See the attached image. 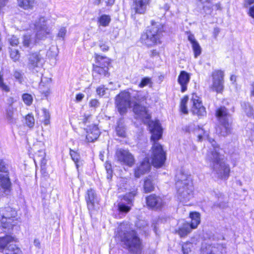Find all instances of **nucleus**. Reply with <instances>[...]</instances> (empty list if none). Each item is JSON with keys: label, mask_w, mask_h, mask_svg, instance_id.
Returning <instances> with one entry per match:
<instances>
[{"label": "nucleus", "mask_w": 254, "mask_h": 254, "mask_svg": "<svg viewBox=\"0 0 254 254\" xmlns=\"http://www.w3.org/2000/svg\"><path fill=\"white\" fill-rule=\"evenodd\" d=\"M151 118L150 114H147L145 117V119L148 121L146 124L151 134V163L154 167L159 168L165 165L167 156L163 145L158 142V140L162 137L163 128L158 120H151Z\"/></svg>", "instance_id": "1"}, {"label": "nucleus", "mask_w": 254, "mask_h": 254, "mask_svg": "<svg viewBox=\"0 0 254 254\" xmlns=\"http://www.w3.org/2000/svg\"><path fill=\"white\" fill-rule=\"evenodd\" d=\"M165 32L163 24H157L154 20L151 21V25L148 26L141 34L139 42L147 48L160 45Z\"/></svg>", "instance_id": "2"}, {"label": "nucleus", "mask_w": 254, "mask_h": 254, "mask_svg": "<svg viewBox=\"0 0 254 254\" xmlns=\"http://www.w3.org/2000/svg\"><path fill=\"white\" fill-rule=\"evenodd\" d=\"M115 237L119 238L131 254H141L143 249L142 241L135 230L129 229L125 232L118 231Z\"/></svg>", "instance_id": "3"}, {"label": "nucleus", "mask_w": 254, "mask_h": 254, "mask_svg": "<svg viewBox=\"0 0 254 254\" xmlns=\"http://www.w3.org/2000/svg\"><path fill=\"white\" fill-rule=\"evenodd\" d=\"M209 142L213 147V150L210 152V155L212 156L211 161L214 165L219 166V177L221 179L227 180L229 177L231 172L230 166L221 157L218 152L220 149L219 145L213 138H210Z\"/></svg>", "instance_id": "4"}, {"label": "nucleus", "mask_w": 254, "mask_h": 254, "mask_svg": "<svg viewBox=\"0 0 254 254\" xmlns=\"http://www.w3.org/2000/svg\"><path fill=\"white\" fill-rule=\"evenodd\" d=\"M2 216L1 223L2 228H7V232L12 229L13 226H16L18 223V220L15 219L17 215L16 211L10 207H7L2 209L0 211Z\"/></svg>", "instance_id": "5"}, {"label": "nucleus", "mask_w": 254, "mask_h": 254, "mask_svg": "<svg viewBox=\"0 0 254 254\" xmlns=\"http://www.w3.org/2000/svg\"><path fill=\"white\" fill-rule=\"evenodd\" d=\"M116 107L119 113L123 115L127 112V109L131 107L130 93L127 90L121 91L115 99Z\"/></svg>", "instance_id": "6"}, {"label": "nucleus", "mask_w": 254, "mask_h": 254, "mask_svg": "<svg viewBox=\"0 0 254 254\" xmlns=\"http://www.w3.org/2000/svg\"><path fill=\"white\" fill-rule=\"evenodd\" d=\"M191 95L190 111L192 115L197 116L199 119L205 117L207 115L206 109L203 105L201 98L195 92H193Z\"/></svg>", "instance_id": "7"}, {"label": "nucleus", "mask_w": 254, "mask_h": 254, "mask_svg": "<svg viewBox=\"0 0 254 254\" xmlns=\"http://www.w3.org/2000/svg\"><path fill=\"white\" fill-rule=\"evenodd\" d=\"M145 203L149 209L160 211L162 210L166 202L163 197L156 193H151L145 196Z\"/></svg>", "instance_id": "8"}, {"label": "nucleus", "mask_w": 254, "mask_h": 254, "mask_svg": "<svg viewBox=\"0 0 254 254\" xmlns=\"http://www.w3.org/2000/svg\"><path fill=\"white\" fill-rule=\"evenodd\" d=\"M99 198L95 190L92 189L88 190L85 196L87 208L91 214H94L100 208Z\"/></svg>", "instance_id": "9"}, {"label": "nucleus", "mask_w": 254, "mask_h": 254, "mask_svg": "<svg viewBox=\"0 0 254 254\" xmlns=\"http://www.w3.org/2000/svg\"><path fill=\"white\" fill-rule=\"evenodd\" d=\"M212 84L211 88L217 93H222L224 90V72L221 69H215L211 73Z\"/></svg>", "instance_id": "10"}, {"label": "nucleus", "mask_w": 254, "mask_h": 254, "mask_svg": "<svg viewBox=\"0 0 254 254\" xmlns=\"http://www.w3.org/2000/svg\"><path fill=\"white\" fill-rule=\"evenodd\" d=\"M151 0H132L130 6L131 14L143 15L146 13Z\"/></svg>", "instance_id": "11"}, {"label": "nucleus", "mask_w": 254, "mask_h": 254, "mask_svg": "<svg viewBox=\"0 0 254 254\" xmlns=\"http://www.w3.org/2000/svg\"><path fill=\"white\" fill-rule=\"evenodd\" d=\"M215 116L227 132L230 131L229 118L231 117L229 110L224 106H220L216 109Z\"/></svg>", "instance_id": "12"}, {"label": "nucleus", "mask_w": 254, "mask_h": 254, "mask_svg": "<svg viewBox=\"0 0 254 254\" xmlns=\"http://www.w3.org/2000/svg\"><path fill=\"white\" fill-rule=\"evenodd\" d=\"M43 62L42 54L40 52L33 53L29 55L27 66L30 70L38 72L42 67Z\"/></svg>", "instance_id": "13"}, {"label": "nucleus", "mask_w": 254, "mask_h": 254, "mask_svg": "<svg viewBox=\"0 0 254 254\" xmlns=\"http://www.w3.org/2000/svg\"><path fill=\"white\" fill-rule=\"evenodd\" d=\"M0 182L2 188L5 190H9L11 183L9 178L8 166L1 159H0Z\"/></svg>", "instance_id": "14"}, {"label": "nucleus", "mask_w": 254, "mask_h": 254, "mask_svg": "<svg viewBox=\"0 0 254 254\" xmlns=\"http://www.w3.org/2000/svg\"><path fill=\"white\" fill-rule=\"evenodd\" d=\"M115 157L120 162L128 167H132L134 164V157L128 150L118 149L116 151Z\"/></svg>", "instance_id": "15"}, {"label": "nucleus", "mask_w": 254, "mask_h": 254, "mask_svg": "<svg viewBox=\"0 0 254 254\" xmlns=\"http://www.w3.org/2000/svg\"><path fill=\"white\" fill-rule=\"evenodd\" d=\"M96 59L100 65L94 66L93 70L94 72L98 73L100 75L109 76L110 75V73L108 72V66L110 64L109 59L97 54L96 55Z\"/></svg>", "instance_id": "16"}, {"label": "nucleus", "mask_w": 254, "mask_h": 254, "mask_svg": "<svg viewBox=\"0 0 254 254\" xmlns=\"http://www.w3.org/2000/svg\"><path fill=\"white\" fill-rule=\"evenodd\" d=\"M200 254H226V252L219 244H205L201 246Z\"/></svg>", "instance_id": "17"}, {"label": "nucleus", "mask_w": 254, "mask_h": 254, "mask_svg": "<svg viewBox=\"0 0 254 254\" xmlns=\"http://www.w3.org/2000/svg\"><path fill=\"white\" fill-rule=\"evenodd\" d=\"M178 194L185 201L190 200L193 196V186L189 184H183L177 188Z\"/></svg>", "instance_id": "18"}, {"label": "nucleus", "mask_w": 254, "mask_h": 254, "mask_svg": "<svg viewBox=\"0 0 254 254\" xmlns=\"http://www.w3.org/2000/svg\"><path fill=\"white\" fill-rule=\"evenodd\" d=\"M151 168V165L149 158L146 157L142 160L139 166L134 169V177L136 178H139L141 176L149 173Z\"/></svg>", "instance_id": "19"}, {"label": "nucleus", "mask_w": 254, "mask_h": 254, "mask_svg": "<svg viewBox=\"0 0 254 254\" xmlns=\"http://www.w3.org/2000/svg\"><path fill=\"white\" fill-rule=\"evenodd\" d=\"M190 75L185 70H181L178 76L177 81L180 85V91L182 93L188 90V85L190 81Z\"/></svg>", "instance_id": "20"}, {"label": "nucleus", "mask_w": 254, "mask_h": 254, "mask_svg": "<svg viewBox=\"0 0 254 254\" xmlns=\"http://www.w3.org/2000/svg\"><path fill=\"white\" fill-rule=\"evenodd\" d=\"M133 204L129 201L125 200L120 195L117 202V210L121 214H126L131 209Z\"/></svg>", "instance_id": "21"}, {"label": "nucleus", "mask_w": 254, "mask_h": 254, "mask_svg": "<svg viewBox=\"0 0 254 254\" xmlns=\"http://www.w3.org/2000/svg\"><path fill=\"white\" fill-rule=\"evenodd\" d=\"M189 217L190 219V221L189 222V225L193 229H196L201 222L200 213L197 211H190Z\"/></svg>", "instance_id": "22"}, {"label": "nucleus", "mask_w": 254, "mask_h": 254, "mask_svg": "<svg viewBox=\"0 0 254 254\" xmlns=\"http://www.w3.org/2000/svg\"><path fill=\"white\" fill-rule=\"evenodd\" d=\"M192 230L193 229L189 225V222L185 221L175 230V233L177 234L180 238H185L191 233Z\"/></svg>", "instance_id": "23"}, {"label": "nucleus", "mask_w": 254, "mask_h": 254, "mask_svg": "<svg viewBox=\"0 0 254 254\" xmlns=\"http://www.w3.org/2000/svg\"><path fill=\"white\" fill-rule=\"evenodd\" d=\"M188 39L191 44V47L194 53V58H197L201 53V48L198 42L195 39L193 34L189 32Z\"/></svg>", "instance_id": "24"}, {"label": "nucleus", "mask_w": 254, "mask_h": 254, "mask_svg": "<svg viewBox=\"0 0 254 254\" xmlns=\"http://www.w3.org/2000/svg\"><path fill=\"white\" fill-rule=\"evenodd\" d=\"M100 131L96 125L90 126L87 131L86 140L91 142L96 140L99 137Z\"/></svg>", "instance_id": "25"}, {"label": "nucleus", "mask_w": 254, "mask_h": 254, "mask_svg": "<svg viewBox=\"0 0 254 254\" xmlns=\"http://www.w3.org/2000/svg\"><path fill=\"white\" fill-rule=\"evenodd\" d=\"M143 190L145 193L151 192L155 190V184L152 176H149L144 179Z\"/></svg>", "instance_id": "26"}, {"label": "nucleus", "mask_w": 254, "mask_h": 254, "mask_svg": "<svg viewBox=\"0 0 254 254\" xmlns=\"http://www.w3.org/2000/svg\"><path fill=\"white\" fill-rule=\"evenodd\" d=\"M37 41L34 35L29 33L25 34L22 38V44L26 48H32Z\"/></svg>", "instance_id": "27"}, {"label": "nucleus", "mask_w": 254, "mask_h": 254, "mask_svg": "<svg viewBox=\"0 0 254 254\" xmlns=\"http://www.w3.org/2000/svg\"><path fill=\"white\" fill-rule=\"evenodd\" d=\"M189 100L188 95H184L180 100L179 111L182 115H188L189 111L188 107V103Z\"/></svg>", "instance_id": "28"}, {"label": "nucleus", "mask_w": 254, "mask_h": 254, "mask_svg": "<svg viewBox=\"0 0 254 254\" xmlns=\"http://www.w3.org/2000/svg\"><path fill=\"white\" fill-rule=\"evenodd\" d=\"M14 241V238L10 235L0 237V251L7 249L9 245H13Z\"/></svg>", "instance_id": "29"}, {"label": "nucleus", "mask_w": 254, "mask_h": 254, "mask_svg": "<svg viewBox=\"0 0 254 254\" xmlns=\"http://www.w3.org/2000/svg\"><path fill=\"white\" fill-rule=\"evenodd\" d=\"M36 34L35 36L37 41L38 40H44L47 37V35L50 34L51 29L49 27L41 28L40 29H35Z\"/></svg>", "instance_id": "30"}, {"label": "nucleus", "mask_w": 254, "mask_h": 254, "mask_svg": "<svg viewBox=\"0 0 254 254\" xmlns=\"http://www.w3.org/2000/svg\"><path fill=\"white\" fill-rule=\"evenodd\" d=\"M137 194L138 190L137 188H135L133 189L132 190L126 193L125 194L121 195V196L125 200L129 201V202H131L133 204L134 197L137 195Z\"/></svg>", "instance_id": "31"}, {"label": "nucleus", "mask_w": 254, "mask_h": 254, "mask_svg": "<svg viewBox=\"0 0 254 254\" xmlns=\"http://www.w3.org/2000/svg\"><path fill=\"white\" fill-rule=\"evenodd\" d=\"M6 119L9 123L15 124L16 123V119L13 116V108L9 105L6 110Z\"/></svg>", "instance_id": "32"}, {"label": "nucleus", "mask_w": 254, "mask_h": 254, "mask_svg": "<svg viewBox=\"0 0 254 254\" xmlns=\"http://www.w3.org/2000/svg\"><path fill=\"white\" fill-rule=\"evenodd\" d=\"M35 29H40L48 27L46 24V19L44 17L40 16L35 22Z\"/></svg>", "instance_id": "33"}, {"label": "nucleus", "mask_w": 254, "mask_h": 254, "mask_svg": "<svg viewBox=\"0 0 254 254\" xmlns=\"http://www.w3.org/2000/svg\"><path fill=\"white\" fill-rule=\"evenodd\" d=\"M18 5L24 9L31 8L34 5V0H17Z\"/></svg>", "instance_id": "34"}, {"label": "nucleus", "mask_w": 254, "mask_h": 254, "mask_svg": "<svg viewBox=\"0 0 254 254\" xmlns=\"http://www.w3.org/2000/svg\"><path fill=\"white\" fill-rule=\"evenodd\" d=\"M5 254H22V252L15 245H9L5 250Z\"/></svg>", "instance_id": "35"}, {"label": "nucleus", "mask_w": 254, "mask_h": 254, "mask_svg": "<svg viewBox=\"0 0 254 254\" xmlns=\"http://www.w3.org/2000/svg\"><path fill=\"white\" fill-rule=\"evenodd\" d=\"M70 155L73 161L75 162L76 168L78 169L79 167L82 165L81 162L79 161V155L78 154L71 149L70 150Z\"/></svg>", "instance_id": "36"}, {"label": "nucleus", "mask_w": 254, "mask_h": 254, "mask_svg": "<svg viewBox=\"0 0 254 254\" xmlns=\"http://www.w3.org/2000/svg\"><path fill=\"white\" fill-rule=\"evenodd\" d=\"M191 243L189 241H187L182 245L181 252L180 254H189L191 252L190 245Z\"/></svg>", "instance_id": "37"}, {"label": "nucleus", "mask_w": 254, "mask_h": 254, "mask_svg": "<svg viewBox=\"0 0 254 254\" xmlns=\"http://www.w3.org/2000/svg\"><path fill=\"white\" fill-rule=\"evenodd\" d=\"M152 84V82L151 78L149 77H144L142 78L138 85V86L139 88H143L144 87L149 85L151 86Z\"/></svg>", "instance_id": "38"}, {"label": "nucleus", "mask_w": 254, "mask_h": 254, "mask_svg": "<svg viewBox=\"0 0 254 254\" xmlns=\"http://www.w3.org/2000/svg\"><path fill=\"white\" fill-rule=\"evenodd\" d=\"M25 124L30 128H32L35 125V119L32 114H28L25 117Z\"/></svg>", "instance_id": "39"}, {"label": "nucleus", "mask_w": 254, "mask_h": 254, "mask_svg": "<svg viewBox=\"0 0 254 254\" xmlns=\"http://www.w3.org/2000/svg\"><path fill=\"white\" fill-rule=\"evenodd\" d=\"M39 89L41 93L44 94L45 96H47L49 95L50 90L49 87L48 85L45 86L42 79L39 84Z\"/></svg>", "instance_id": "40"}, {"label": "nucleus", "mask_w": 254, "mask_h": 254, "mask_svg": "<svg viewBox=\"0 0 254 254\" xmlns=\"http://www.w3.org/2000/svg\"><path fill=\"white\" fill-rule=\"evenodd\" d=\"M10 57L14 62L17 61L20 57L18 50L16 49H11L10 51Z\"/></svg>", "instance_id": "41"}, {"label": "nucleus", "mask_w": 254, "mask_h": 254, "mask_svg": "<svg viewBox=\"0 0 254 254\" xmlns=\"http://www.w3.org/2000/svg\"><path fill=\"white\" fill-rule=\"evenodd\" d=\"M105 167L107 173L106 178L108 181V183H110V178L111 177V163L109 161H106L105 165Z\"/></svg>", "instance_id": "42"}, {"label": "nucleus", "mask_w": 254, "mask_h": 254, "mask_svg": "<svg viewBox=\"0 0 254 254\" xmlns=\"http://www.w3.org/2000/svg\"><path fill=\"white\" fill-rule=\"evenodd\" d=\"M116 132L119 136L122 137H126V132L124 127L118 125L116 128Z\"/></svg>", "instance_id": "43"}, {"label": "nucleus", "mask_w": 254, "mask_h": 254, "mask_svg": "<svg viewBox=\"0 0 254 254\" xmlns=\"http://www.w3.org/2000/svg\"><path fill=\"white\" fill-rule=\"evenodd\" d=\"M0 89L2 91L8 92L10 91V88L3 82V74L0 72Z\"/></svg>", "instance_id": "44"}, {"label": "nucleus", "mask_w": 254, "mask_h": 254, "mask_svg": "<svg viewBox=\"0 0 254 254\" xmlns=\"http://www.w3.org/2000/svg\"><path fill=\"white\" fill-rule=\"evenodd\" d=\"M110 21V17L108 15H102L99 19L100 24L103 26L108 25Z\"/></svg>", "instance_id": "45"}, {"label": "nucleus", "mask_w": 254, "mask_h": 254, "mask_svg": "<svg viewBox=\"0 0 254 254\" xmlns=\"http://www.w3.org/2000/svg\"><path fill=\"white\" fill-rule=\"evenodd\" d=\"M22 99L23 102L28 106L32 104L33 102V97L31 95L29 94H24L22 95Z\"/></svg>", "instance_id": "46"}, {"label": "nucleus", "mask_w": 254, "mask_h": 254, "mask_svg": "<svg viewBox=\"0 0 254 254\" xmlns=\"http://www.w3.org/2000/svg\"><path fill=\"white\" fill-rule=\"evenodd\" d=\"M9 44L12 46H16L19 44L18 39L15 36H11L8 38Z\"/></svg>", "instance_id": "47"}, {"label": "nucleus", "mask_w": 254, "mask_h": 254, "mask_svg": "<svg viewBox=\"0 0 254 254\" xmlns=\"http://www.w3.org/2000/svg\"><path fill=\"white\" fill-rule=\"evenodd\" d=\"M100 105V102L97 99H91L89 102V106L90 108H92L94 109H96L99 107Z\"/></svg>", "instance_id": "48"}, {"label": "nucleus", "mask_w": 254, "mask_h": 254, "mask_svg": "<svg viewBox=\"0 0 254 254\" xmlns=\"http://www.w3.org/2000/svg\"><path fill=\"white\" fill-rule=\"evenodd\" d=\"M14 77L18 80L19 82H21L23 79L22 73L17 70H15L13 73Z\"/></svg>", "instance_id": "49"}, {"label": "nucleus", "mask_w": 254, "mask_h": 254, "mask_svg": "<svg viewBox=\"0 0 254 254\" xmlns=\"http://www.w3.org/2000/svg\"><path fill=\"white\" fill-rule=\"evenodd\" d=\"M66 30L65 27H62L59 30V31L58 34V37L59 38H62L63 39L66 34Z\"/></svg>", "instance_id": "50"}, {"label": "nucleus", "mask_w": 254, "mask_h": 254, "mask_svg": "<svg viewBox=\"0 0 254 254\" xmlns=\"http://www.w3.org/2000/svg\"><path fill=\"white\" fill-rule=\"evenodd\" d=\"M203 5L202 6V9L204 10H209L211 8V7L209 6H206L204 5L205 3H210L211 2V0H198Z\"/></svg>", "instance_id": "51"}, {"label": "nucleus", "mask_w": 254, "mask_h": 254, "mask_svg": "<svg viewBox=\"0 0 254 254\" xmlns=\"http://www.w3.org/2000/svg\"><path fill=\"white\" fill-rule=\"evenodd\" d=\"M107 90H108V89L104 87H99L97 89L96 91L98 95L100 96H104L106 94Z\"/></svg>", "instance_id": "52"}, {"label": "nucleus", "mask_w": 254, "mask_h": 254, "mask_svg": "<svg viewBox=\"0 0 254 254\" xmlns=\"http://www.w3.org/2000/svg\"><path fill=\"white\" fill-rule=\"evenodd\" d=\"M248 14L250 17L254 19V4L250 7Z\"/></svg>", "instance_id": "53"}, {"label": "nucleus", "mask_w": 254, "mask_h": 254, "mask_svg": "<svg viewBox=\"0 0 254 254\" xmlns=\"http://www.w3.org/2000/svg\"><path fill=\"white\" fill-rule=\"evenodd\" d=\"M134 98L138 102H141L146 100V97L145 96H139V95H137L134 96Z\"/></svg>", "instance_id": "54"}, {"label": "nucleus", "mask_w": 254, "mask_h": 254, "mask_svg": "<svg viewBox=\"0 0 254 254\" xmlns=\"http://www.w3.org/2000/svg\"><path fill=\"white\" fill-rule=\"evenodd\" d=\"M100 47L103 51H106L109 49V46L107 45L105 43H101Z\"/></svg>", "instance_id": "55"}, {"label": "nucleus", "mask_w": 254, "mask_h": 254, "mask_svg": "<svg viewBox=\"0 0 254 254\" xmlns=\"http://www.w3.org/2000/svg\"><path fill=\"white\" fill-rule=\"evenodd\" d=\"M253 3H254V0H245L244 6L245 7H247Z\"/></svg>", "instance_id": "56"}, {"label": "nucleus", "mask_w": 254, "mask_h": 254, "mask_svg": "<svg viewBox=\"0 0 254 254\" xmlns=\"http://www.w3.org/2000/svg\"><path fill=\"white\" fill-rule=\"evenodd\" d=\"M159 53L156 50L153 49L150 51V56L151 57H154L157 56H159Z\"/></svg>", "instance_id": "57"}, {"label": "nucleus", "mask_w": 254, "mask_h": 254, "mask_svg": "<svg viewBox=\"0 0 254 254\" xmlns=\"http://www.w3.org/2000/svg\"><path fill=\"white\" fill-rule=\"evenodd\" d=\"M250 109L251 110V111H250L249 112H248L247 113V116L248 117H251L252 116L253 119H254V113L253 112V108L252 107H250ZM251 130L254 132V126L253 127V128L251 129Z\"/></svg>", "instance_id": "58"}, {"label": "nucleus", "mask_w": 254, "mask_h": 254, "mask_svg": "<svg viewBox=\"0 0 254 254\" xmlns=\"http://www.w3.org/2000/svg\"><path fill=\"white\" fill-rule=\"evenodd\" d=\"M84 97V95L83 94L79 93L77 95H76V101L77 102H80L83 99Z\"/></svg>", "instance_id": "59"}, {"label": "nucleus", "mask_w": 254, "mask_h": 254, "mask_svg": "<svg viewBox=\"0 0 254 254\" xmlns=\"http://www.w3.org/2000/svg\"><path fill=\"white\" fill-rule=\"evenodd\" d=\"M206 133V131L204 130H203V134H199L197 135V140L198 141H202L203 140V135H204Z\"/></svg>", "instance_id": "60"}, {"label": "nucleus", "mask_w": 254, "mask_h": 254, "mask_svg": "<svg viewBox=\"0 0 254 254\" xmlns=\"http://www.w3.org/2000/svg\"><path fill=\"white\" fill-rule=\"evenodd\" d=\"M45 119H50V114L48 111H47L46 109L43 110Z\"/></svg>", "instance_id": "61"}, {"label": "nucleus", "mask_w": 254, "mask_h": 254, "mask_svg": "<svg viewBox=\"0 0 254 254\" xmlns=\"http://www.w3.org/2000/svg\"><path fill=\"white\" fill-rule=\"evenodd\" d=\"M7 0H0V7H2L5 5Z\"/></svg>", "instance_id": "62"}, {"label": "nucleus", "mask_w": 254, "mask_h": 254, "mask_svg": "<svg viewBox=\"0 0 254 254\" xmlns=\"http://www.w3.org/2000/svg\"><path fill=\"white\" fill-rule=\"evenodd\" d=\"M35 246L37 248L40 247V243L39 240H35L34 242Z\"/></svg>", "instance_id": "63"}, {"label": "nucleus", "mask_w": 254, "mask_h": 254, "mask_svg": "<svg viewBox=\"0 0 254 254\" xmlns=\"http://www.w3.org/2000/svg\"><path fill=\"white\" fill-rule=\"evenodd\" d=\"M251 85L252 87V90H251V95H253L254 96V82H253Z\"/></svg>", "instance_id": "64"}]
</instances>
